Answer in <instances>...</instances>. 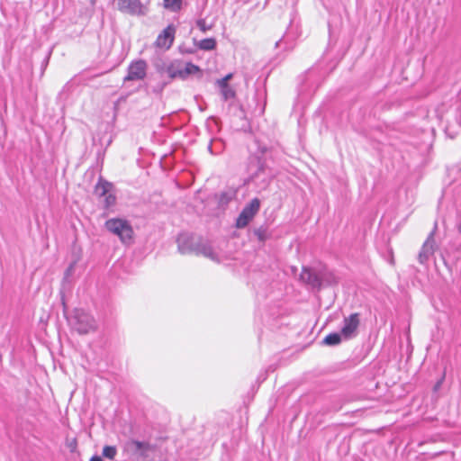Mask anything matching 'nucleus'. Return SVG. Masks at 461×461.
<instances>
[{"mask_svg": "<svg viewBox=\"0 0 461 461\" xmlns=\"http://www.w3.org/2000/svg\"><path fill=\"white\" fill-rule=\"evenodd\" d=\"M68 322L79 334H87L97 329L94 317L82 309H75L68 318Z\"/></svg>", "mask_w": 461, "mask_h": 461, "instance_id": "f257e3e1", "label": "nucleus"}, {"mask_svg": "<svg viewBox=\"0 0 461 461\" xmlns=\"http://www.w3.org/2000/svg\"><path fill=\"white\" fill-rule=\"evenodd\" d=\"M104 226L108 231L116 235L122 243H131L133 229L128 221L121 218H113L107 220Z\"/></svg>", "mask_w": 461, "mask_h": 461, "instance_id": "f03ea898", "label": "nucleus"}, {"mask_svg": "<svg viewBox=\"0 0 461 461\" xmlns=\"http://www.w3.org/2000/svg\"><path fill=\"white\" fill-rule=\"evenodd\" d=\"M113 6L122 13L131 15H145L148 7L139 0H113Z\"/></svg>", "mask_w": 461, "mask_h": 461, "instance_id": "7ed1b4c3", "label": "nucleus"}, {"mask_svg": "<svg viewBox=\"0 0 461 461\" xmlns=\"http://www.w3.org/2000/svg\"><path fill=\"white\" fill-rule=\"evenodd\" d=\"M260 208V200L253 198L249 204H247L240 213L236 220L235 226L238 229L245 228L254 219Z\"/></svg>", "mask_w": 461, "mask_h": 461, "instance_id": "20e7f679", "label": "nucleus"}, {"mask_svg": "<svg viewBox=\"0 0 461 461\" xmlns=\"http://www.w3.org/2000/svg\"><path fill=\"white\" fill-rule=\"evenodd\" d=\"M148 64L143 59H137L132 61L129 68L127 76L124 81H138L145 78L147 75Z\"/></svg>", "mask_w": 461, "mask_h": 461, "instance_id": "39448f33", "label": "nucleus"}, {"mask_svg": "<svg viewBox=\"0 0 461 461\" xmlns=\"http://www.w3.org/2000/svg\"><path fill=\"white\" fill-rule=\"evenodd\" d=\"M111 185L108 183H98L95 186V194L100 197H104V205L110 208L115 204L116 198L110 192Z\"/></svg>", "mask_w": 461, "mask_h": 461, "instance_id": "423d86ee", "label": "nucleus"}, {"mask_svg": "<svg viewBox=\"0 0 461 461\" xmlns=\"http://www.w3.org/2000/svg\"><path fill=\"white\" fill-rule=\"evenodd\" d=\"M173 43V25L169 24L162 32L158 36L155 46L156 48L167 50Z\"/></svg>", "mask_w": 461, "mask_h": 461, "instance_id": "0eeeda50", "label": "nucleus"}, {"mask_svg": "<svg viewBox=\"0 0 461 461\" xmlns=\"http://www.w3.org/2000/svg\"><path fill=\"white\" fill-rule=\"evenodd\" d=\"M300 280L310 285L313 289L320 290L321 287V279L317 273L310 268L303 267L300 274Z\"/></svg>", "mask_w": 461, "mask_h": 461, "instance_id": "6e6552de", "label": "nucleus"}, {"mask_svg": "<svg viewBox=\"0 0 461 461\" xmlns=\"http://www.w3.org/2000/svg\"><path fill=\"white\" fill-rule=\"evenodd\" d=\"M359 314L357 312L350 314L344 320V326L341 329V334L345 338H350L359 326Z\"/></svg>", "mask_w": 461, "mask_h": 461, "instance_id": "1a4fd4ad", "label": "nucleus"}, {"mask_svg": "<svg viewBox=\"0 0 461 461\" xmlns=\"http://www.w3.org/2000/svg\"><path fill=\"white\" fill-rule=\"evenodd\" d=\"M434 253V240L429 237L422 245V248L419 253V261L424 264L428 261L429 258Z\"/></svg>", "mask_w": 461, "mask_h": 461, "instance_id": "9d476101", "label": "nucleus"}, {"mask_svg": "<svg viewBox=\"0 0 461 461\" xmlns=\"http://www.w3.org/2000/svg\"><path fill=\"white\" fill-rule=\"evenodd\" d=\"M198 72H200L198 66L194 65L193 63H186L184 68H179L176 72L175 71V77L178 76L182 78H185L186 77Z\"/></svg>", "mask_w": 461, "mask_h": 461, "instance_id": "9b49d317", "label": "nucleus"}, {"mask_svg": "<svg viewBox=\"0 0 461 461\" xmlns=\"http://www.w3.org/2000/svg\"><path fill=\"white\" fill-rule=\"evenodd\" d=\"M197 47L203 50H212L216 48V40L214 38H206L197 43Z\"/></svg>", "mask_w": 461, "mask_h": 461, "instance_id": "f8f14e48", "label": "nucleus"}, {"mask_svg": "<svg viewBox=\"0 0 461 461\" xmlns=\"http://www.w3.org/2000/svg\"><path fill=\"white\" fill-rule=\"evenodd\" d=\"M341 340L340 335L338 333H330L324 339V343L330 346L338 345Z\"/></svg>", "mask_w": 461, "mask_h": 461, "instance_id": "ddd939ff", "label": "nucleus"}, {"mask_svg": "<svg viewBox=\"0 0 461 461\" xmlns=\"http://www.w3.org/2000/svg\"><path fill=\"white\" fill-rule=\"evenodd\" d=\"M117 454V449L113 446H105L103 448V456L108 459H113Z\"/></svg>", "mask_w": 461, "mask_h": 461, "instance_id": "4468645a", "label": "nucleus"}, {"mask_svg": "<svg viewBox=\"0 0 461 461\" xmlns=\"http://www.w3.org/2000/svg\"><path fill=\"white\" fill-rule=\"evenodd\" d=\"M196 25L202 32H206L212 28V23H207L204 19H199L196 21Z\"/></svg>", "mask_w": 461, "mask_h": 461, "instance_id": "2eb2a0df", "label": "nucleus"}, {"mask_svg": "<svg viewBox=\"0 0 461 461\" xmlns=\"http://www.w3.org/2000/svg\"><path fill=\"white\" fill-rule=\"evenodd\" d=\"M185 240H188V239H187L186 237H184V236H180V237L178 238V243H179V244H178V247H179V250H180L181 252H183V253L186 252L188 249H193V248H192V246H190V247H188V248L185 246Z\"/></svg>", "mask_w": 461, "mask_h": 461, "instance_id": "dca6fc26", "label": "nucleus"}, {"mask_svg": "<svg viewBox=\"0 0 461 461\" xmlns=\"http://www.w3.org/2000/svg\"><path fill=\"white\" fill-rule=\"evenodd\" d=\"M232 77V74L230 73L228 75H226L224 77L221 78L218 80V86L221 88H225L227 87V85H228V81Z\"/></svg>", "mask_w": 461, "mask_h": 461, "instance_id": "f3484780", "label": "nucleus"}, {"mask_svg": "<svg viewBox=\"0 0 461 461\" xmlns=\"http://www.w3.org/2000/svg\"><path fill=\"white\" fill-rule=\"evenodd\" d=\"M131 446L138 451L144 450L147 447V444L144 442H140L138 440H132L131 442Z\"/></svg>", "mask_w": 461, "mask_h": 461, "instance_id": "a211bd4d", "label": "nucleus"}, {"mask_svg": "<svg viewBox=\"0 0 461 461\" xmlns=\"http://www.w3.org/2000/svg\"><path fill=\"white\" fill-rule=\"evenodd\" d=\"M164 7L165 8L173 7V0H164Z\"/></svg>", "mask_w": 461, "mask_h": 461, "instance_id": "6ab92c4d", "label": "nucleus"}, {"mask_svg": "<svg viewBox=\"0 0 461 461\" xmlns=\"http://www.w3.org/2000/svg\"><path fill=\"white\" fill-rule=\"evenodd\" d=\"M182 8V0H175V10H180Z\"/></svg>", "mask_w": 461, "mask_h": 461, "instance_id": "aec40b11", "label": "nucleus"}, {"mask_svg": "<svg viewBox=\"0 0 461 461\" xmlns=\"http://www.w3.org/2000/svg\"><path fill=\"white\" fill-rule=\"evenodd\" d=\"M90 461H103L102 458L98 456H94L91 457Z\"/></svg>", "mask_w": 461, "mask_h": 461, "instance_id": "412c9836", "label": "nucleus"}, {"mask_svg": "<svg viewBox=\"0 0 461 461\" xmlns=\"http://www.w3.org/2000/svg\"><path fill=\"white\" fill-rule=\"evenodd\" d=\"M76 446H77L76 441H73V442L70 444V446H69V447H70V448H71V451H73V450L76 448Z\"/></svg>", "mask_w": 461, "mask_h": 461, "instance_id": "4be33fe9", "label": "nucleus"}, {"mask_svg": "<svg viewBox=\"0 0 461 461\" xmlns=\"http://www.w3.org/2000/svg\"><path fill=\"white\" fill-rule=\"evenodd\" d=\"M391 264H394V258H393V254L392 253V257H391Z\"/></svg>", "mask_w": 461, "mask_h": 461, "instance_id": "5701e85b", "label": "nucleus"}, {"mask_svg": "<svg viewBox=\"0 0 461 461\" xmlns=\"http://www.w3.org/2000/svg\"><path fill=\"white\" fill-rule=\"evenodd\" d=\"M168 74L171 77H173V72H171L170 69H168Z\"/></svg>", "mask_w": 461, "mask_h": 461, "instance_id": "b1692460", "label": "nucleus"}]
</instances>
